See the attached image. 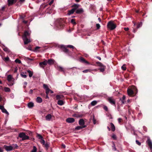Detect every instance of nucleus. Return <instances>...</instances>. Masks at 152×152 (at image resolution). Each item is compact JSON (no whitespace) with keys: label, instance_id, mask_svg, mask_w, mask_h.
Here are the masks:
<instances>
[{"label":"nucleus","instance_id":"obj_58","mask_svg":"<svg viewBox=\"0 0 152 152\" xmlns=\"http://www.w3.org/2000/svg\"><path fill=\"white\" fill-rule=\"evenodd\" d=\"M27 134H28L29 135L31 136L32 135V133L31 131H27Z\"/></svg>","mask_w":152,"mask_h":152},{"label":"nucleus","instance_id":"obj_31","mask_svg":"<svg viewBox=\"0 0 152 152\" xmlns=\"http://www.w3.org/2000/svg\"><path fill=\"white\" fill-rule=\"evenodd\" d=\"M13 82V80L8 81V82L7 84L8 86H12L14 84Z\"/></svg>","mask_w":152,"mask_h":152},{"label":"nucleus","instance_id":"obj_39","mask_svg":"<svg viewBox=\"0 0 152 152\" xmlns=\"http://www.w3.org/2000/svg\"><path fill=\"white\" fill-rule=\"evenodd\" d=\"M37 148L35 146L33 147V149L31 152H37Z\"/></svg>","mask_w":152,"mask_h":152},{"label":"nucleus","instance_id":"obj_44","mask_svg":"<svg viewBox=\"0 0 152 152\" xmlns=\"http://www.w3.org/2000/svg\"><path fill=\"white\" fill-rule=\"evenodd\" d=\"M58 70L60 71L64 72V69L61 67L59 66L58 68Z\"/></svg>","mask_w":152,"mask_h":152},{"label":"nucleus","instance_id":"obj_47","mask_svg":"<svg viewBox=\"0 0 152 152\" xmlns=\"http://www.w3.org/2000/svg\"><path fill=\"white\" fill-rule=\"evenodd\" d=\"M96 29H99L100 28V27H101L99 23L96 24Z\"/></svg>","mask_w":152,"mask_h":152},{"label":"nucleus","instance_id":"obj_16","mask_svg":"<svg viewBox=\"0 0 152 152\" xmlns=\"http://www.w3.org/2000/svg\"><path fill=\"white\" fill-rule=\"evenodd\" d=\"M84 12L83 10V8H80L79 9H77L76 11V13L77 14H80L83 13Z\"/></svg>","mask_w":152,"mask_h":152},{"label":"nucleus","instance_id":"obj_46","mask_svg":"<svg viewBox=\"0 0 152 152\" xmlns=\"http://www.w3.org/2000/svg\"><path fill=\"white\" fill-rule=\"evenodd\" d=\"M3 50H4L5 52H8L9 51V49L7 47H4L3 48Z\"/></svg>","mask_w":152,"mask_h":152},{"label":"nucleus","instance_id":"obj_36","mask_svg":"<svg viewBox=\"0 0 152 152\" xmlns=\"http://www.w3.org/2000/svg\"><path fill=\"white\" fill-rule=\"evenodd\" d=\"M2 111L3 113H6L8 115H9V113L6 110V109H5L4 108H3L2 110Z\"/></svg>","mask_w":152,"mask_h":152},{"label":"nucleus","instance_id":"obj_5","mask_svg":"<svg viewBox=\"0 0 152 152\" xmlns=\"http://www.w3.org/2000/svg\"><path fill=\"white\" fill-rule=\"evenodd\" d=\"M96 63L98 66L101 67V68L99 69L101 72H103L106 69L105 66H104L99 61L96 62Z\"/></svg>","mask_w":152,"mask_h":152},{"label":"nucleus","instance_id":"obj_50","mask_svg":"<svg viewBox=\"0 0 152 152\" xmlns=\"http://www.w3.org/2000/svg\"><path fill=\"white\" fill-rule=\"evenodd\" d=\"M92 121H93V123L94 124H95L96 123V120L95 119V118H94V116H93V118Z\"/></svg>","mask_w":152,"mask_h":152},{"label":"nucleus","instance_id":"obj_15","mask_svg":"<svg viewBox=\"0 0 152 152\" xmlns=\"http://www.w3.org/2000/svg\"><path fill=\"white\" fill-rule=\"evenodd\" d=\"M85 122L83 119H80L79 121V124L80 126H86L85 125Z\"/></svg>","mask_w":152,"mask_h":152},{"label":"nucleus","instance_id":"obj_37","mask_svg":"<svg viewBox=\"0 0 152 152\" xmlns=\"http://www.w3.org/2000/svg\"><path fill=\"white\" fill-rule=\"evenodd\" d=\"M125 98H126L125 96H123V97L122 98V99H120V100L121 101V102H122V103L123 104H124L125 103V102H124V101L125 100Z\"/></svg>","mask_w":152,"mask_h":152},{"label":"nucleus","instance_id":"obj_4","mask_svg":"<svg viewBox=\"0 0 152 152\" xmlns=\"http://www.w3.org/2000/svg\"><path fill=\"white\" fill-rule=\"evenodd\" d=\"M17 0H7L8 4L9 6H11L15 3ZM25 0H19L20 3L23 2Z\"/></svg>","mask_w":152,"mask_h":152},{"label":"nucleus","instance_id":"obj_51","mask_svg":"<svg viewBox=\"0 0 152 152\" xmlns=\"http://www.w3.org/2000/svg\"><path fill=\"white\" fill-rule=\"evenodd\" d=\"M9 60V58L8 56H7L4 58V60L5 61L7 62Z\"/></svg>","mask_w":152,"mask_h":152},{"label":"nucleus","instance_id":"obj_6","mask_svg":"<svg viewBox=\"0 0 152 152\" xmlns=\"http://www.w3.org/2000/svg\"><path fill=\"white\" fill-rule=\"evenodd\" d=\"M58 25L61 28H63L64 26V21L61 19H59L58 21Z\"/></svg>","mask_w":152,"mask_h":152},{"label":"nucleus","instance_id":"obj_25","mask_svg":"<svg viewBox=\"0 0 152 152\" xmlns=\"http://www.w3.org/2000/svg\"><path fill=\"white\" fill-rule=\"evenodd\" d=\"M26 72H22L20 73V75L22 77L24 78H26L27 77V75H26Z\"/></svg>","mask_w":152,"mask_h":152},{"label":"nucleus","instance_id":"obj_33","mask_svg":"<svg viewBox=\"0 0 152 152\" xmlns=\"http://www.w3.org/2000/svg\"><path fill=\"white\" fill-rule=\"evenodd\" d=\"M37 136L39 139L41 140L43 138V137L40 134H37Z\"/></svg>","mask_w":152,"mask_h":152},{"label":"nucleus","instance_id":"obj_7","mask_svg":"<svg viewBox=\"0 0 152 152\" xmlns=\"http://www.w3.org/2000/svg\"><path fill=\"white\" fill-rule=\"evenodd\" d=\"M47 64V60H45L44 61L39 63V66L41 67L44 68L45 66Z\"/></svg>","mask_w":152,"mask_h":152},{"label":"nucleus","instance_id":"obj_13","mask_svg":"<svg viewBox=\"0 0 152 152\" xmlns=\"http://www.w3.org/2000/svg\"><path fill=\"white\" fill-rule=\"evenodd\" d=\"M66 121L68 123H72L75 121V119L73 118H69L66 119Z\"/></svg>","mask_w":152,"mask_h":152},{"label":"nucleus","instance_id":"obj_2","mask_svg":"<svg viewBox=\"0 0 152 152\" xmlns=\"http://www.w3.org/2000/svg\"><path fill=\"white\" fill-rule=\"evenodd\" d=\"M116 26L115 24L113 22L110 21L107 23V27L108 28L111 30H113L116 28Z\"/></svg>","mask_w":152,"mask_h":152},{"label":"nucleus","instance_id":"obj_26","mask_svg":"<svg viewBox=\"0 0 152 152\" xmlns=\"http://www.w3.org/2000/svg\"><path fill=\"white\" fill-rule=\"evenodd\" d=\"M110 125L111 129V130H112V131L113 132L115 131V127L114 124L112 123H110Z\"/></svg>","mask_w":152,"mask_h":152},{"label":"nucleus","instance_id":"obj_27","mask_svg":"<svg viewBox=\"0 0 152 152\" xmlns=\"http://www.w3.org/2000/svg\"><path fill=\"white\" fill-rule=\"evenodd\" d=\"M52 118V115L50 114H48L46 116V119L48 121H50Z\"/></svg>","mask_w":152,"mask_h":152},{"label":"nucleus","instance_id":"obj_38","mask_svg":"<svg viewBox=\"0 0 152 152\" xmlns=\"http://www.w3.org/2000/svg\"><path fill=\"white\" fill-rule=\"evenodd\" d=\"M43 87L44 88H45L46 90H48L49 88H48V86L45 84H44L43 85Z\"/></svg>","mask_w":152,"mask_h":152},{"label":"nucleus","instance_id":"obj_3","mask_svg":"<svg viewBox=\"0 0 152 152\" xmlns=\"http://www.w3.org/2000/svg\"><path fill=\"white\" fill-rule=\"evenodd\" d=\"M19 137L22 138V140L24 141L26 140L29 139V137L26 135L25 133L22 132H20L19 134Z\"/></svg>","mask_w":152,"mask_h":152},{"label":"nucleus","instance_id":"obj_20","mask_svg":"<svg viewBox=\"0 0 152 152\" xmlns=\"http://www.w3.org/2000/svg\"><path fill=\"white\" fill-rule=\"evenodd\" d=\"M30 35V33L28 32V31H25L24 32V34L23 36V37H27L29 36Z\"/></svg>","mask_w":152,"mask_h":152},{"label":"nucleus","instance_id":"obj_11","mask_svg":"<svg viewBox=\"0 0 152 152\" xmlns=\"http://www.w3.org/2000/svg\"><path fill=\"white\" fill-rule=\"evenodd\" d=\"M146 142L149 146L150 148L152 149V142L150 138H148Z\"/></svg>","mask_w":152,"mask_h":152},{"label":"nucleus","instance_id":"obj_19","mask_svg":"<svg viewBox=\"0 0 152 152\" xmlns=\"http://www.w3.org/2000/svg\"><path fill=\"white\" fill-rule=\"evenodd\" d=\"M28 106L29 108H31L34 106V104L33 102H30L28 104Z\"/></svg>","mask_w":152,"mask_h":152},{"label":"nucleus","instance_id":"obj_10","mask_svg":"<svg viewBox=\"0 0 152 152\" xmlns=\"http://www.w3.org/2000/svg\"><path fill=\"white\" fill-rule=\"evenodd\" d=\"M4 148L7 151H11L13 149V147L11 145L8 146L4 145Z\"/></svg>","mask_w":152,"mask_h":152},{"label":"nucleus","instance_id":"obj_14","mask_svg":"<svg viewBox=\"0 0 152 152\" xmlns=\"http://www.w3.org/2000/svg\"><path fill=\"white\" fill-rule=\"evenodd\" d=\"M23 40L24 41V43L25 45L31 42L30 40L27 37H23Z\"/></svg>","mask_w":152,"mask_h":152},{"label":"nucleus","instance_id":"obj_56","mask_svg":"<svg viewBox=\"0 0 152 152\" xmlns=\"http://www.w3.org/2000/svg\"><path fill=\"white\" fill-rule=\"evenodd\" d=\"M41 143L43 145H44L45 144V141L44 140L43 138L41 140Z\"/></svg>","mask_w":152,"mask_h":152},{"label":"nucleus","instance_id":"obj_21","mask_svg":"<svg viewBox=\"0 0 152 152\" xmlns=\"http://www.w3.org/2000/svg\"><path fill=\"white\" fill-rule=\"evenodd\" d=\"M86 127V126H77L75 129L77 130H79L80 129H82L83 128H85Z\"/></svg>","mask_w":152,"mask_h":152},{"label":"nucleus","instance_id":"obj_55","mask_svg":"<svg viewBox=\"0 0 152 152\" xmlns=\"http://www.w3.org/2000/svg\"><path fill=\"white\" fill-rule=\"evenodd\" d=\"M88 72H90V69H86L83 71V73H87Z\"/></svg>","mask_w":152,"mask_h":152},{"label":"nucleus","instance_id":"obj_1","mask_svg":"<svg viewBox=\"0 0 152 152\" xmlns=\"http://www.w3.org/2000/svg\"><path fill=\"white\" fill-rule=\"evenodd\" d=\"M127 92L129 96L133 97L136 95L137 92V90L135 86H132L131 88H128Z\"/></svg>","mask_w":152,"mask_h":152},{"label":"nucleus","instance_id":"obj_45","mask_svg":"<svg viewBox=\"0 0 152 152\" xmlns=\"http://www.w3.org/2000/svg\"><path fill=\"white\" fill-rule=\"evenodd\" d=\"M66 48H69L72 49H74L75 48V47L74 46L71 45H67L66 46Z\"/></svg>","mask_w":152,"mask_h":152},{"label":"nucleus","instance_id":"obj_29","mask_svg":"<svg viewBox=\"0 0 152 152\" xmlns=\"http://www.w3.org/2000/svg\"><path fill=\"white\" fill-rule=\"evenodd\" d=\"M36 101L38 103H41L42 102V99L41 97H38L37 98Z\"/></svg>","mask_w":152,"mask_h":152},{"label":"nucleus","instance_id":"obj_23","mask_svg":"<svg viewBox=\"0 0 152 152\" xmlns=\"http://www.w3.org/2000/svg\"><path fill=\"white\" fill-rule=\"evenodd\" d=\"M54 60L53 59H50L47 61V64L49 65H51L54 63Z\"/></svg>","mask_w":152,"mask_h":152},{"label":"nucleus","instance_id":"obj_48","mask_svg":"<svg viewBox=\"0 0 152 152\" xmlns=\"http://www.w3.org/2000/svg\"><path fill=\"white\" fill-rule=\"evenodd\" d=\"M125 65L124 64L121 66V68L123 70H125L126 69V67L125 66Z\"/></svg>","mask_w":152,"mask_h":152},{"label":"nucleus","instance_id":"obj_34","mask_svg":"<svg viewBox=\"0 0 152 152\" xmlns=\"http://www.w3.org/2000/svg\"><path fill=\"white\" fill-rule=\"evenodd\" d=\"M97 103V102L96 101H93L91 102V104L92 106H94Z\"/></svg>","mask_w":152,"mask_h":152},{"label":"nucleus","instance_id":"obj_22","mask_svg":"<svg viewBox=\"0 0 152 152\" xmlns=\"http://www.w3.org/2000/svg\"><path fill=\"white\" fill-rule=\"evenodd\" d=\"M80 60L81 62L83 63H86L88 64H89V62L87 61H86L84 58L83 57H81L80 58Z\"/></svg>","mask_w":152,"mask_h":152},{"label":"nucleus","instance_id":"obj_63","mask_svg":"<svg viewBox=\"0 0 152 152\" xmlns=\"http://www.w3.org/2000/svg\"><path fill=\"white\" fill-rule=\"evenodd\" d=\"M48 90L49 91V92L50 94H52L53 93V92L51 90H50V89H48Z\"/></svg>","mask_w":152,"mask_h":152},{"label":"nucleus","instance_id":"obj_41","mask_svg":"<svg viewBox=\"0 0 152 152\" xmlns=\"http://www.w3.org/2000/svg\"><path fill=\"white\" fill-rule=\"evenodd\" d=\"M12 146L13 147V149H17L18 147V146L16 144H13Z\"/></svg>","mask_w":152,"mask_h":152},{"label":"nucleus","instance_id":"obj_59","mask_svg":"<svg viewBox=\"0 0 152 152\" xmlns=\"http://www.w3.org/2000/svg\"><path fill=\"white\" fill-rule=\"evenodd\" d=\"M25 17H26V16L25 15H20V18L22 19L23 20Z\"/></svg>","mask_w":152,"mask_h":152},{"label":"nucleus","instance_id":"obj_49","mask_svg":"<svg viewBox=\"0 0 152 152\" xmlns=\"http://www.w3.org/2000/svg\"><path fill=\"white\" fill-rule=\"evenodd\" d=\"M112 137L114 140H116L117 139L116 135L114 134H113Z\"/></svg>","mask_w":152,"mask_h":152},{"label":"nucleus","instance_id":"obj_43","mask_svg":"<svg viewBox=\"0 0 152 152\" xmlns=\"http://www.w3.org/2000/svg\"><path fill=\"white\" fill-rule=\"evenodd\" d=\"M15 62L16 63H18L19 64H20L21 63V61L18 58L15 59Z\"/></svg>","mask_w":152,"mask_h":152},{"label":"nucleus","instance_id":"obj_52","mask_svg":"<svg viewBox=\"0 0 152 152\" xmlns=\"http://www.w3.org/2000/svg\"><path fill=\"white\" fill-rule=\"evenodd\" d=\"M44 145H45V146L48 149V148L49 147V145L48 144V142H46L45 143V144Z\"/></svg>","mask_w":152,"mask_h":152},{"label":"nucleus","instance_id":"obj_57","mask_svg":"<svg viewBox=\"0 0 152 152\" xmlns=\"http://www.w3.org/2000/svg\"><path fill=\"white\" fill-rule=\"evenodd\" d=\"M26 58L27 60H28V61H32L33 60V59L32 58H30L28 57H26Z\"/></svg>","mask_w":152,"mask_h":152},{"label":"nucleus","instance_id":"obj_8","mask_svg":"<svg viewBox=\"0 0 152 152\" xmlns=\"http://www.w3.org/2000/svg\"><path fill=\"white\" fill-rule=\"evenodd\" d=\"M62 50L64 52L67 54L69 55L70 54V52L69 50L66 48V47L65 46H62L61 47Z\"/></svg>","mask_w":152,"mask_h":152},{"label":"nucleus","instance_id":"obj_54","mask_svg":"<svg viewBox=\"0 0 152 152\" xmlns=\"http://www.w3.org/2000/svg\"><path fill=\"white\" fill-rule=\"evenodd\" d=\"M103 109L107 112L108 111V109L107 107L106 106H104L103 107Z\"/></svg>","mask_w":152,"mask_h":152},{"label":"nucleus","instance_id":"obj_62","mask_svg":"<svg viewBox=\"0 0 152 152\" xmlns=\"http://www.w3.org/2000/svg\"><path fill=\"white\" fill-rule=\"evenodd\" d=\"M54 0H52L49 3V4L50 5H51L53 2Z\"/></svg>","mask_w":152,"mask_h":152},{"label":"nucleus","instance_id":"obj_24","mask_svg":"<svg viewBox=\"0 0 152 152\" xmlns=\"http://www.w3.org/2000/svg\"><path fill=\"white\" fill-rule=\"evenodd\" d=\"M75 11L74 10V9H72L71 10L68 11L67 15H69L73 14Z\"/></svg>","mask_w":152,"mask_h":152},{"label":"nucleus","instance_id":"obj_42","mask_svg":"<svg viewBox=\"0 0 152 152\" xmlns=\"http://www.w3.org/2000/svg\"><path fill=\"white\" fill-rule=\"evenodd\" d=\"M112 149L114 151H116V148L115 147V145L114 143H113V145L112 146Z\"/></svg>","mask_w":152,"mask_h":152},{"label":"nucleus","instance_id":"obj_32","mask_svg":"<svg viewBox=\"0 0 152 152\" xmlns=\"http://www.w3.org/2000/svg\"><path fill=\"white\" fill-rule=\"evenodd\" d=\"M4 91L6 92H9L10 91V89L8 87H5L4 88Z\"/></svg>","mask_w":152,"mask_h":152},{"label":"nucleus","instance_id":"obj_28","mask_svg":"<svg viewBox=\"0 0 152 152\" xmlns=\"http://www.w3.org/2000/svg\"><path fill=\"white\" fill-rule=\"evenodd\" d=\"M57 104L59 105H62L64 104V102L63 101V100H58Z\"/></svg>","mask_w":152,"mask_h":152},{"label":"nucleus","instance_id":"obj_64","mask_svg":"<svg viewBox=\"0 0 152 152\" xmlns=\"http://www.w3.org/2000/svg\"><path fill=\"white\" fill-rule=\"evenodd\" d=\"M23 23L26 24H27V23H28V21L25 20H23Z\"/></svg>","mask_w":152,"mask_h":152},{"label":"nucleus","instance_id":"obj_12","mask_svg":"<svg viewBox=\"0 0 152 152\" xmlns=\"http://www.w3.org/2000/svg\"><path fill=\"white\" fill-rule=\"evenodd\" d=\"M56 98L58 100H63L64 98L62 95H57L56 96Z\"/></svg>","mask_w":152,"mask_h":152},{"label":"nucleus","instance_id":"obj_35","mask_svg":"<svg viewBox=\"0 0 152 152\" xmlns=\"http://www.w3.org/2000/svg\"><path fill=\"white\" fill-rule=\"evenodd\" d=\"M71 23L73 25H75L77 24V23L75 21V19H72L71 20Z\"/></svg>","mask_w":152,"mask_h":152},{"label":"nucleus","instance_id":"obj_40","mask_svg":"<svg viewBox=\"0 0 152 152\" xmlns=\"http://www.w3.org/2000/svg\"><path fill=\"white\" fill-rule=\"evenodd\" d=\"M118 121L119 124H121V123L123 122V120L122 118H119L118 119Z\"/></svg>","mask_w":152,"mask_h":152},{"label":"nucleus","instance_id":"obj_18","mask_svg":"<svg viewBox=\"0 0 152 152\" xmlns=\"http://www.w3.org/2000/svg\"><path fill=\"white\" fill-rule=\"evenodd\" d=\"M7 79L8 81H14V79L12 77V76L11 75H9L7 77Z\"/></svg>","mask_w":152,"mask_h":152},{"label":"nucleus","instance_id":"obj_60","mask_svg":"<svg viewBox=\"0 0 152 152\" xmlns=\"http://www.w3.org/2000/svg\"><path fill=\"white\" fill-rule=\"evenodd\" d=\"M141 24H142L141 23H140L138 24L137 25V28H139L141 26Z\"/></svg>","mask_w":152,"mask_h":152},{"label":"nucleus","instance_id":"obj_53","mask_svg":"<svg viewBox=\"0 0 152 152\" xmlns=\"http://www.w3.org/2000/svg\"><path fill=\"white\" fill-rule=\"evenodd\" d=\"M136 142L137 144L138 145H140L141 143V142H139V141L138 140H136Z\"/></svg>","mask_w":152,"mask_h":152},{"label":"nucleus","instance_id":"obj_61","mask_svg":"<svg viewBox=\"0 0 152 152\" xmlns=\"http://www.w3.org/2000/svg\"><path fill=\"white\" fill-rule=\"evenodd\" d=\"M5 6H4L2 7L1 10L2 11H4L5 9Z\"/></svg>","mask_w":152,"mask_h":152},{"label":"nucleus","instance_id":"obj_9","mask_svg":"<svg viewBox=\"0 0 152 152\" xmlns=\"http://www.w3.org/2000/svg\"><path fill=\"white\" fill-rule=\"evenodd\" d=\"M108 101L112 104L115 105V101L113 97H111L108 99Z\"/></svg>","mask_w":152,"mask_h":152},{"label":"nucleus","instance_id":"obj_30","mask_svg":"<svg viewBox=\"0 0 152 152\" xmlns=\"http://www.w3.org/2000/svg\"><path fill=\"white\" fill-rule=\"evenodd\" d=\"M27 72L29 74V77H31L33 75V72L30 70H28L27 71Z\"/></svg>","mask_w":152,"mask_h":152},{"label":"nucleus","instance_id":"obj_17","mask_svg":"<svg viewBox=\"0 0 152 152\" xmlns=\"http://www.w3.org/2000/svg\"><path fill=\"white\" fill-rule=\"evenodd\" d=\"M80 5L78 4H75L72 6V7L73 8V9H74V10L75 11L79 8Z\"/></svg>","mask_w":152,"mask_h":152}]
</instances>
